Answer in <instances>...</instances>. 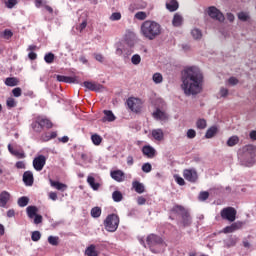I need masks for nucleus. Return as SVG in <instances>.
Listing matches in <instances>:
<instances>
[{
	"label": "nucleus",
	"instance_id": "nucleus-5",
	"mask_svg": "<svg viewBox=\"0 0 256 256\" xmlns=\"http://www.w3.org/2000/svg\"><path fill=\"white\" fill-rule=\"evenodd\" d=\"M171 212L175 215H180L184 225H189V223H191V214H189V210L185 209L182 205H174Z\"/></svg>",
	"mask_w": 256,
	"mask_h": 256
},
{
	"label": "nucleus",
	"instance_id": "nucleus-34",
	"mask_svg": "<svg viewBox=\"0 0 256 256\" xmlns=\"http://www.w3.org/2000/svg\"><path fill=\"white\" fill-rule=\"evenodd\" d=\"M112 199L115 201V203H121V201H123V194L121 191L116 190L112 193Z\"/></svg>",
	"mask_w": 256,
	"mask_h": 256
},
{
	"label": "nucleus",
	"instance_id": "nucleus-16",
	"mask_svg": "<svg viewBox=\"0 0 256 256\" xmlns=\"http://www.w3.org/2000/svg\"><path fill=\"white\" fill-rule=\"evenodd\" d=\"M57 81L60 83H79V78L77 76L70 77V76H63L57 75Z\"/></svg>",
	"mask_w": 256,
	"mask_h": 256
},
{
	"label": "nucleus",
	"instance_id": "nucleus-13",
	"mask_svg": "<svg viewBox=\"0 0 256 256\" xmlns=\"http://www.w3.org/2000/svg\"><path fill=\"white\" fill-rule=\"evenodd\" d=\"M142 153L144 157L153 159L155 155H157V150H155V148H153L151 145H145L142 147Z\"/></svg>",
	"mask_w": 256,
	"mask_h": 256
},
{
	"label": "nucleus",
	"instance_id": "nucleus-28",
	"mask_svg": "<svg viewBox=\"0 0 256 256\" xmlns=\"http://www.w3.org/2000/svg\"><path fill=\"white\" fill-rule=\"evenodd\" d=\"M85 255L87 256H99V250H97V246L91 244L85 250Z\"/></svg>",
	"mask_w": 256,
	"mask_h": 256
},
{
	"label": "nucleus",
	"instance_id": "nucleus-45",
	"mask_svg": "<svg viewBox=\"0 0 256 256\" xmlns=\"http://www.w3.org/2000/svg\"><path fill=\"white\" fill-rule=\"evenodd\" d=\"M48 243L53 246L59 245V237L57 236H49L48 237Z\"/></svg>",
	"mask_w": 256,
	"mask_h": 256
},
{
	"label": "nucleus",
	"instance_id": "nucleus-35",
	"mask_svg": "<svg viewBox=\"0 0 256 256\" xmlns=\"http://www.w3.org/2000/svg\"><path fill=\"white\" fill-rule=\"evenodd\" d=\"M191 35H192L193 39L198 41L199 39H201V37H203V32H201V30L199 28H194L191 31Z\"/></svg>",
	"mask_w": 256,
	"mask_h": 256
},
{
	"label": "nucleus",
	"instance_id": "nucleus-19",
	"mask_svg": "<svg viewBox=\"0 0 256 256\" xmlns=\"http://www.w3.org/2000/svg\"><path fill=\"white\" fill-rule=\"evenodd\" d=\"M83 85L86 87V89H89V91H101V89H103V85L95 82L85 81Z\"/></svg>",
	"mask_w": 256,
	"mask_h": 256
},
{
	"label": "nucleus",
	"instance_id": "nucleus-52",
	"mask_svg": "<svg viewBox=\"0 0 256 256\" xmlns=\"http://www.w3.org/2000/svg\"><path fill=\"white\" fill-rule=\"evenodd\" d=\"M110 21H121V14L119 12L112 13Z\"/></svg>",
	"mask_w": 256,
	"mask_h": 256
},
{
	"label": "nucleus",
	"instance_id": "nucleus-31",
	"mask_svg": "<svg viewBox=\"0 0 256 256\" xmlns=\"http://www.w3.org/2000/svg\"><path fill=\"white\" fill-rule=\"evenodd\" d=\"M4 83L7 87H17V85H19V79L15 77H8L5 79Z\"/></svg>",
	"mask_w": 256,
	"mask_h": 256
},
{
	"label": "nucleus",
	"instance_id": "nucleus-21",
	"mask_svg": "<svg viewBox=\"0 0 256 256\" xmlns=\"http://www.w3.org/2000/svg\"><path fill=\"white\" fill-rule=\"evenodd\" d=\"M116 55H118L119 57H124V59H129V57L133 55V50L125 49V48H117Z\"/></svg>",
	"mask_w": 256,
	"mask_h": 256
},
{
	"label": "nucleus",
	"instance_id": "nucleus-26",
	"mask_svg": "<svg viewBox=\"0 0 256 256\" xmlns=\"http://www.w3.org/2000/svg\"><path fill=\"white\" fill-rule=\"evenodd\" d=\"M152 137L155 141H163L165 134L161 128L152 130Z\"/></svg>",
	"mask_w": 256,
	"mask_h": 256
},
{
	"label": "nucleus",
	"instance_id": "nucleus-22",
	"mask_svg": "<svg viewBox=\"0 0 256 256\" xmlns=\"http://www.w3.org/2000/svg\"><path fill=\"white\" fill-rule=\"evenodd\" d=\"M153 117L156 119V121H167V119H169L167 113L161 111L160 109L153 112Z\"/></svg>",
	"mask_w": 256,
	"mask_h": 256
},
{
	"label": "nucleus",
	"instance_id": "nucleus-36",
	"mask_svg": "<svg viewBox=\"0 0 256 256\" xmlns=\"http://www.w3.org/2000/svg\"><path fill=\"white\" fill-rule=\"evenodd\" d=\"M91 141L93 145L99 146L103 142V138L99 134H93L91 136Z\"/></svg>",
	"mask_w": 256,
	"mask_h": 256
},
{
	"label": "nucleus",
	"instance_id": "nucleus-12",
	"mask_svg": "<svg viewBox=\"0 0 256 256\" xmlns=\"http://www.w3.org/2000/svg\"><path fill=\"white\" fill-rule=\"evenodd\" d=\"M124 41L128 47H135V43H137V34H135L133 31H127Z\"/></svg>",
	"mask_w": 256,
	"mask_h": 256
},
{
	"label": "nucleus",
	"instance_id": "nucleus-55",
	"mask_svg": "<svg viewBox=\"0 0 256 256\" xmlns=\"http://www.w3.org/2000/svg\"><path fill=\"white\" fill-rule=\"evenodd\" d=\"M199 199L200 201H207V199H209V192L207 191L200 192Z\"/></svg>",
	"mask_w": 256,
	"mask_h": 256
},
{
	"label": "nucleus",
	"instance_id": "nucleus-8",
	"mask_svg": "<svg viewBox=\"0 0 256 256\" xmlns=\"http://www.w3.org/2000/svg\"><path fill=\"white\" fill-rule=\"evenodd\" d=\"M141 105V99L139 98H128L127 100V106L133 113H139Z\"/></svg>",
	"mask_w": 256,
	"mask_h": 256
},
{
	"label": "nucleus",
	"instance_id": "nucleus-17",
	"mask_svg": "<svg viewBox=\"0 0 256 256\" xmlns=\"http://www.w3.org/2000/svg\"><path fill=\"white\" fill-rule=\"evenodd\" d=\"M104 117L102 118V123H113V121H115V119H117V117L115 116V114H113V111L111 110H104Z\"/></svg>",
	"mask_w": 256,
	"mask_h": 256
},
{
	"label": "nucleus",
	"instance_id": "nucleus-24",
	"mask_svg": "<svg viewBox=\"0 0 256 256\" xmlns=\"http://www.w3.org/2000/svg\"><path fill=\"white\" fill-rule=\"evenodd\" d=\"M50 181V185L51 187H54V189H57V191H67V184H63L59 181H55V180H49Z\"/></svg>",
	"mask_w": 256,
	"mask_h": 256
},
{
	"label": "nucleus",
	"instance_id": "nucleus-61",
	"mask_svg": "<svg viewBox=\"0 0 256 256\" xmlns=\"http://www.w3.org/2000/svg\"><path fill=\"white\" fill-rule=\"evenodd\" d=\"M45 3L47 0H35V6L39 9V7H45Z\"/></svg>",
	"mask_w": 256,
	"mask_h": 256
},
{
	"label": "nucleus",
	"instance_id": "nucleus-38",
	"mask_svg": "<svg viewBox=\"0 0 256 256\" xmlns=\"http://www.w3.org/2000/svg\"><path fill=\"white\" fill-rule=\"evenodd\" d=\"M31 127L35 133H41L43 131V128L41 127V124L36 119L34 122H32Z\"/></svg>",
	"mask_w": 256,
	"mask_h": 256
},
{
	"label": "nucleus",
	"instance_id": "nucleus-18",
	"mask_svg": "<svg viewBox=\"0 0 256 256\" xmlns=\"http://www.w3.org/2000/svg\"><path fill=\"white\" fill-rule=\"evenodd\" d=\"M23 182L27 187H32L34 178H33V172L31 171H26L23 174Z\"/></svg>",
	"mask_w": 256,
	"mask_h": 256
},
{
	"label": "nucleus",
	"instance_id": "nucleus-3",
	"mask_svg": "<svg viewBox=\"0 0 256 256\" xmlns=\"http://www.w3.org/2000/svg\"><path fill=\"white\" fill-rule=\"evenodd\" d=\"M242 165L245 167H251L256 162V148L253 145L245 146L242 149V154L240 155Z\"/></svg>",
	"mask_w": 256,
	"mask_h": 256
},
{
	"label": "nucleus",
	"instance_id": "nucleus-20",
	"mask_svg": "<svg viewBox=\"0 0 256 256\" xmlns=\"http://www.w3.org/2000/svg\"><path fill=\"white\" fill-rule=\"evenodd\" d=\"M11 199V194L7 191H2L0 193V207H7V203Z\"/></svg>",
	"mask_w": 256,
	"mask_h": 256
},
{
	"label": "nucleus",
	"instance_id": "nucleus-23",
	"mask_svg": "<svg viewBox=\"0 0 256 256\" xmlns=\"http://www.w3.org/2000/svg\"><path fill=\"white\" fill-rule=\"evenodd\" d=\"M36 120H38L42 129H45V127L46 129H51V127H53V123L47 118L37 117Z\"/></svg>",
	"mask_w": 256,
	"mask_h": 256
},
{
	"label": "nucleus",
	"instance_id": "nucleus-56",
	"mask_svg": "<svg viewBox=\"0 0 256 256\" xmlns=\"http://www.w3.org/2000/svg\"><path fill=\"white\" fill-rule=\"evenodd\" d=\"M219 95L220 97H227V95H229V89L225 88V87H221L220 91H219Z\"/></svg>",
	"mask_w": 256,
	"mask_h": 256
},
{
	"label": "nucleus",
	"instance_id": "nucleus-59",
	"mask_svg": "<svg viewBox=\"0 0 256 256\" xmlns=\"http://www.w3.org/2000/svg\"><path fill=\"white\" fill-rule=\"evenodd\" d=\"M12 95H14L15 97H21L22 95V90L20 87L14 88L12 90Z\"/></svg>",
	"mask_w": 256,
	"mask_h": 256
},
{
	"label": "nucleus",
	"instance_id": "nucleus-2",
	"mask_svg": "<svg viewBox=\"0 0 256 256\" xmlns=\"http://www.w3.org/2000/svg\"><path fill=\"white\" fill-rule=\"evenodd\" d=\"M161 31H163L161 24L152 20H146L140 26V33L142 37H144V39H148V41L157 39V37L161 35Z\"/></svg>",
	"mask_w": 256,
	"mask_h": 256
},
{
	"label": "nucleus",
	"instance_id": "nucleus-60",
	"mask_svg": "<svg viewBox=\"0 0 256 256\" xmlns=\"http://www.w3.org/2000/svg\"><path fill=\"white\" fill-rule=\"evenodd\" d=\"M17 4V0H8V2L6 3V7H8V9H13V7H15Z\"/></svg>",
	"mask_w": 256,
	"mask_h": 256
},
{
	"label": "nucleus",
	"instance_id": "nucleus-37",
	"mask_svg": "<svg viewBox=\"0 0 256 256\" xmlns=\"http://www.w3.org/2000/svg\"><path fill=\"white\" fill-rule=\"evenodd\" d=\"M239 143V136H232L227 140L228 147H235Z\"/></svg>",
	"mask_w": 256,
	"mask_h": 256
},
{
	"label": "nucleus",
	"instance_id": "nucleus-7",
	"mask_svg": "<svg viewBox=\"0 0 256 256\" xmlns=\"http://www.w3.org/2000/svg\"><path fill=\"white\" fill-rule=\"evenodd\" d=\"M37 206H28L26 208V213L29 217V219H34L35 225H39L40 223H43V216L37 214Z\"/></svg>",
	"mask_w": 256,
	"mask_h": 256
},
{
	"label": "nucleus",
	"instance_id": "nucleus-32",
	"mask_svg": "<svg viewBox=\"0 0 256 256\" xmlns=\"http://www.w3.org/2000/svg\"><path fill=\"white\" fill-rule=\"evenodd\" d=\"M172 25L174 27H181V25H183V16L175 14L172 20Z\"/></svg>",
	"mask_w": 256,
	"mask_h": 256
},
{
	"label": "nucleus",
	"instance_id": "nucleus-33",
	"mask_svg": "<svg viewBox=\"0 0 256 256\" xmlns=\"http://www.w3.org/2000/svg\"><path fill=\"white\" fill-rule=\"evenodd\" d=\"M87 183L92 187L94 191H98L100 184L95 182V178L93 176H88L87 178Z\"/></svg>",
	"mask_w": 256,
	"mask_h": 256
},
{
	"label": "nucleus",
	"instance_id": "nucleus-10",
	"mask_svg": "<svg viewBox=\"0 0 256 256\" xmlns=\"http://www.w3.org/2000/svg\"><path fill=\"white\" fill-rule=\"evenodd\" d=\"M183 177L184 179H186V181H189L190 183H196L197 179H199L196 169H185L183 171Z\"/></svg>",
	"mask_w": 256,
	"mask_h": 256
},
{
	"label": "nucleus",
	"instance_id": "nucleus-53",
	"mask_svg": "<svg viewBox=\"0 0 256 256\" xmlns=\"http://www.w3.org/2000/svg\"><path fill=\"white\" fill-rule=\"evenodd\" d=\"M2 37L4 39H11V37H13V32L9 29H6L3 31Z\"/></svg>",
	"mask_w": 256,
	"mask_h": 256
},
{
	"label": "nucleus",
	"instance_id": "nucleus-25",
	"mask_svg": "<svg viewBox=\"0 0 256 256\" xmlns=\"http://www.w3.org/2000/svg\"><path fill=\"white\" fill-rule=\"evenodd\" d=\"M106 225H119V216L117 214H110L105 220Z\"/></svg>",
	"mask_w": 256,
	"mask_h": 256
},
{
	"label": "nucleus",
	"instance_id": "nucleus-50",
	"mask_svg": "<svg viewBox=\"0 0 256 256\" xmlns=\"http://www.w3.org/2000/svg\"><path fill=\"white\" fill-rule=\"evenodd\" d=\"M31 239L32 241H35V242L39 241V239H41V232L39 231L32 232Z\"/></svg>",
	"mask_w": 256,
	"mask_h": 256
},
{
	"label": "nucleus",
	"instance_id": "nucleus-49",
	"mask_svg": "<svg viewBox=\"0 0 256 256\" xmlns=\"http://www.w3.org/2000/svg\"><path fill=\"white\" fill-rule=\"evenodd\" d=\"M117 225H105L103 231H108V233H115Z\"/></svg>",
	"mask_w": 256,
	"mask_h": 256
},
{
	"label": "nucleus",
	"instance_id": "nucleus-57",
	"mask_svg": "<svg viewBox=\"0 0 256 256\" xmlns=\"http://www.w3.org/2000/svg\"><path fill=\"white\" fill-rule=\"evenodd\" d=\"M187 137L188 139H195V137H197V132L194 129H189L187 131Z\"/></svg>",
	"mask_w": 256,
	"mask_h": 256
},
{
	"label": "nucleus",
	"instance_id": "nucleus-27",
	"mask_svg": "<svg viewBox=\"0 0 256 256\" xmlns=\"http://www.w3.org/2000/svg\"><path fill=\"white\" fill-rule=\"evenodd\" d=\"M132 189L135 190L136 193H139V195H141V193H145V185L139 181L132 182Z\"/></svg>",
	"mask_w": 256,
	"mask_h": 256
},
{
	"label": "nucleus",
	"instance_id": "nucleus-62",
	"mask_svg": "<svg viewBox=\"0 0 256 256\" xmlns=\"http://www.w3.org/2000/svg\"><path fill=\"white\" fill-rule=\"evenodd\" d=\"M175 181L178 185H185V180L183 178H181V176H175Z\"/></svg>",
	"mask_w": 256,
	"mask_h": 256
},
{
	"label": "nucleus",
	"instance_id": "nucleus-48",
	"mask_svg": "<svg viewBox=\"0 0 256 256\" xmlns=\"http://www.w3.org/2000/svg\"><path fill=\"white\" fill-rule=\"evenodd\" d=\"M131 63L133 65H139V63H141V56L139 54H134L131 58Z\"/></svg>",
	"mask_w": 256,
	"mask_h": 256
},
{
	"label": "nucleus",
	"instance_id": "nucleus-39",
	"mask_svg": "<svg viewBox=\"0 0 256 256\" xmlns=\"http://www.w3.org/2000/svg\"><path fill=\"white\" fill-rule=\"evenodd\" d=\"M197 129H206L207 128V120L200 118L196 121Z\"/></svg>",
	"mask_w": 256,
	"mask_h": 256
},
{
	"label": "nucleus",
	"instance_id": "nucleus-40",
	"mask_svg": "<svg viewBox=\"0 0 256 256\" xmlns=\"http://www.w3.org/2000/svg\"><path fill=\"white\" fill-rule=\"evenodd\" d=\"M19 207H27L29 205V198L27 196H22L18 199Z\"/></svg>",
	"mask_w": 256,
	"mask_h": 256
},
{
	"label": "nucleus",
	"instance_id": "nucleus-29",
	"mask_svg": "<svg viewBox=\"0 0 256 256\" xmlns=\"http://www.w3.org/2000/svg\"><path fill=\"white\" fill-rule=\"evenodd\" d=\"M166 9L170 12L177 11L179 9V2H177V0H170L166 2Z\"/></svg>",
	"mask_w": 256,
	"mask_h": 256
},
{
	"label": "nucleus",
	"instance_id": "nucleus-11",
	"mask_svg": "<svg viewBox=\"0 0 256 256\" xmlns=\"http://www.w3.org/2000/svg\"><path fill=\"white\" fill-rule=\"evenodd\" d=\"M46 163H47V157H45L44 155H39L34 158L33 167L35 171H43V167H45Z\"/></svg>",
	"mask_w": 256,
	"mask_h": 256
},
{
	"label": "nucleus",
	"instance_id": "nucleus-43",
	"mask_svg": "<svg viewBox=\"0 0 256 256\" xmlns=\"http://www.w3.org/2000/svg\"><path fill=\"white\" fill-rule=\"evenodd\" d=\"M44 61H45V63H48L49 65H51V63H53V61H55V54H53L51 52L45 54Z\"/></svg>",
	"mask_w": 256,
	"mask_h": 256
},
{
	"label": "nucleus",
	"instance_id": "nucleus-6",
	"mask_svg": "<svg viewBox=\"0 0 256 256\" xmlns=\"http://www.w3.org/2000/svg\"><path fill=\"white\" fill-rule=\"evenodd\" d=\"M221 218L229 223H233L237 219V210L233 207H226L220 212Z\"/></svg>",
	"mask_w": 256,
	"mask_h": 256
},
{
	"label": "nucleus",
	"instance_id": "nucleus-63",
	"mask_svg": "<svg viewBox=\"0 0 256 256\" xmlns=\"http://www.w3.org/2000/svg\"><path fill=\"white\" fill-rule=\"evenodd\" d=\"M15 167H16L17 169H25V162H23V161H18V162H16Z\"/></svg>",
	"mask_w": 256,
	"mask_h": 256
},
{
	"label": "nucleus",
	"instance_id": "nucleus-14",
	"mask_svg": "<svg viewBox=\"0 0 256 256\" xmlns=\"http://www.w3.org/2000/svg\"><path fill=\"white\" fill-rule=\"evenodd\" d=\"M110 177L117 181V183H123L125 181V172L123 170H114L110 172Z\"/></svg>",
	"mask_w": 256,
	"mask_h": 256
},
{
	"label": "nucleus",
	"instance_id": "nucleus-1",
	"mask_svg": "<svg viewBox=\"0 0 256 256\" xmlns=\"http://www.w3.org/2000/svg\"><path fill=\"white\" fill-rule=\"evenodd\" d=\"M181 81V89L186 97H195L203 92L204 77L199 67H186L182 71Z\"/></svg>",
	"mask_w": 256,
	"mask_h": 256
},
{
	"label": "nucleus",
	"instance_id": "nucleus-30",
	"mask_svg": "<svg viewBox=\"0 0 256 256\" xmlns=\"http://www.w3.org/2000/svg\"><path fill=\"white\" fill-rule=\"evenodd\" d=\"M219 131V128H217V126H211L205 134V138L206 139H213V137H215V135H217Z\"/></svg>",
	"mask_w": 256,
	"mask_h": 256
},
{
	"label": "nucleus",
	"instance_id": "nucleus-4",
	"mask_svg": "<svg viewBox=\"0 0 256 256\" xmlns=\"http://www.w3.org/2000/svg\"><path fill=\"white\" fill-rule=\"evenodd\" d=\"M146 243L152 253H161V247H163V238L155 234H150L146 238Z\"/></svg>",
	"mask_w": 256,
	"mask_h": 256
},
{
	"label": "nucleus",
	"instance_id": "nucleus-54",
	"mask_svg": "<svg viewBox=\"0 0 256 256\" xmlns=\"http://www.w3.org/2000/svg\"><path fill=\"white\" fill-rule=\"evenodd\" d=\"M238 19L240 21H248L249 20V14L248 13H245V12H240L238 14Z\"/></svg>",
	"mask_w": 256,
	"mask_h": 256
},
{
	"label": "nucleus",
	"instance_id": "nucleus-44",
	"mask_svg": "<svg viewBox=\"0 0 256 256\" xmlns=\"http://www.w3.org/2000/svg\"><path fill=\"white\" fill-rule=\"evenodd\" d=\"M152 170H153V166L151 165V163L146 162L142 165L143 173H151Z\"/></svg>",
	"mask_w": 256,
	"mask_h": 256
},
{
	"label": "nucleus",
	"instance_id": "nucleus-47",
	"mask_svg": "<svg viewBox=\"0 0 256 256\" xmlns=\"http://www.w3.org/2000/svg\"><path fill=\"white\" fill-rule=\"evenodd\" d=\"M135 19H138V21H145L147 19V13H145V12H137L135 14Z\"/></svg>",
	"mask_w": 256,
	"mask_h": 256
},
{
	"label": "nucleus",
	"instance_id": "nucleus-9",
	"mask_svg": "<svg viewBox=\"0 0 256 256\" xmlns=\"http://www.w3.org/2000/svg\"><path fill=\"white\" fill-rule=\"evenodd\" d=\"M209 17H211V19H215L216 21H219L220 23L225 21V16H223V13H221V11H219V9H217L214 6H210L208 8L207 11Z\"/></svg>",
	"mask_w": 256,
	"mask_h": 256
},
{
	"label": "nucleus",
	"instance_id": "nucleus-58",
	"mask_svg": "<svg viewBox=\"0 0 256 256\" xmlns=\"http://www.w3.org/2000/svg\"><path fill=\"white\" fill-rule=\"evenodd\" d=\"M228 83L229 85H231L232 87H235V85L239 84V79L235 78V77H230L228 79Z\"/></svg>",
	"mask_w": 256,
	"mask_h": 256
},
{
	"label": "nucleus",
	"instance_id": "nucleus-64",
	"mask_svg": "<svg viewBox=\"0 0 256 256\" xmlns=\"http://www.w3.org/2000/svg\"><path fill=\"white\" fill-rule=\"evenodd\" d=\"M86 27H87V20H84V21L79 25V27H78L77 29H78V31H80V33H81V31H83Z\"/></svg>",
	"mask_w": 256,
	"mask_h": 256
},
{
	"label": "nucleus",
	"instance_id": "nucleus-51",
	"mask_svg": "<svg viewBox=\"0 0 256 256\" xmlns=\"http://www.w3.org/2000/svg\"><path fill=\"white\" fill-rule=\"evenodd\" d=\"M6 105L7 107L13 108V107H17V102H15L14 98H8L6 101Z\"/></svg>",
	"mask_w": 256,
	"mask_h": 256
},
{
	"label": "nucleus",
	"instance_id": "nucleus-46",
	"mask_svg": "<svg viewBox=\"0 0 256 256\" xmlns=\"http://www.w3.org/2000/svg\"><path fill=\"white\" fill-rule=\"evenodd\" d=\"M239 229L238 225H231L224 228L223 233H233V231H237Z\"/></svg>",
	"mask_w": 256,
	"mask_h": 256
},
{
	"label": "nucleus",
	"instance_id": "nucleus-15",
	"mask_svg": "<svg viewBox=\"0 0 256 256\" xmlns=\"http://www.w3.org/2000/svg\"><path fill=\"white\" fill-rule=\"evenodd\" d=\"M8 151H9V153H11V155L16 157L17 159H25V157H26L25 151H23V149H19V150L14 149L11 144H8Z\"/></svg>",
	"mask_w": 256,
	"mask_h": 256
},
{
	"label": "nucleus",
	"instance_id": "nucleus-42",
	"mask_svg": "<svg viewBox=\"0 0 256 256\" xmlns=\"http://www.w3.org/2000/svg\"><path fill=\"white\" fill-rule=\"evenodd\" d=\"M152 80L154 83H156V85H159V83H163V75L161 73H154Z\"/></svg>",
	"mask_w": 256,
	"mask_h": 256
},
{
	"label": "nucleus",
	"instance_id": "nucleus-41",
	"mask_svg": "<svg viewBox=\"0 0 256 256\" xmlns=\"http://www.w3.org/2000/svg\"><path fill=\"white\" fill-rule=\"evenodd\" d=\"M91 217L94 219H97L98 217H101V208L100 207H94L91 209Z\"/></svg>",
	"mask_w": 256,
	"mask_h": 256
}]
</instances>
